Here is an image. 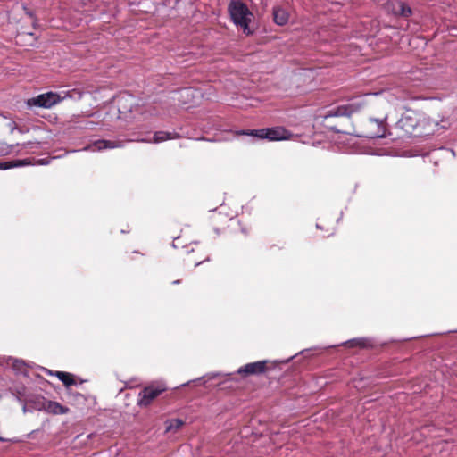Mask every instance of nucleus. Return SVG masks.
<instances>
[{
    "instance_id": "f257e3e1",
    "label": "nucleus",
    "mask_w": 457,
    "mask_h": 457,
    "mask_svg": "<svg viewBox=\"0 0 457 457\" xmlns=\"http://www.w3.org/2000/svg\"><path fill=\"white\" fill-rule=\"evenodd\" d=\"M117 105L120 119L129 120L131 122H144L162 113V104L156 102L139 103L135 96L124 94L119 96Z\"/></svg>"
},
{
    "instance_id": "f03ea898",
    "label": "nucleus",
    "mask_w": 457,
    "mask_h": 457,
    "mask_svg": "<svg viewBox=\"0 0 457 457\" xmlns=\"http://www.w3.org/2000/svg\"><path fill=\"white\" fill-rule=\"evenodd\" d=\"M228 12L234 23L240 27L245 35L253 33L249 28L253 13L249 11L246 4L239 0H233L228 4Z\"/></svg>"
},
{
    "instance_id": "7ed1b4c3",
    "label": "nucleus",
    "mask_w": 457,
    "mask_h": 457,
    "mask_svg": "<svg viewBox=\"0 0 457 457\" xmlns=\"http://www.w3.org/2000/svg\"><path fill=\"white\" fill-rule=\"evenodd\" d=\"M242 134L251 135L260 139H268L270 141L285 140L287 139L290 135L287 130L281 127L251 130L250 132L243 131Z\"/></svg>"
},
{
    "instance_id": "20e7f679",
    "label": "nucleus",
    "mask_w": 457,
    "mask_h": 457,
    "mask_svg": "<svg viewBox=\"0 0 457 457\" xmlns=\"http://www.w3.org/2000/svg\"><path fill=\"white\" fill-rule=\"evenodd\" d=\"M166 390L163 384L150 385L139 392L137 404L140 407H146L162 392Z\"/></svg>"
},
{
    "instance_id": "39448f33",
    "label": "nucleus",
    "mask_w": 457,
    "mask_h": 457,
    "mask_svg": "<svg viewBox=\"0 0 457 457\" xmlns=\"http://www.w3.org/2000/svg\"><path fill=\"white\" fill-rule=\"evenodd\" d=\"M363 102L361 98L353 99L351 103L337 106L336 109L330 110L325 116L326 119L337 116H350L353 112L359 111Z\"/></svg>"
},
{
    "instance_id": "423d86ee",
    "label": "nucleus",
    "mask_w": 457,
    "mask_h": 457,
    "mask_svg": "<svg viewBox=\"0 0 457 457\" xmlns=\"http://www.w3.org/2000/svg\"><path fill=\"white\" fill-rule=\"evenodd\" d=\"M61 101L60 96L53 92H48L37 96L28 100L29 106H38L43 108H50Z\"/></svg>"
},
{
    "instance_id": "0eeeda50",
    "label": "nucleus",
    "mask_w": 457,
    "mask_h": 457,
    "mask_svg": "<svg viewBox=\"0 0 457 457\" xmlns=\"http://www.w3.org/2000/svg\"><path fill=\"white\" fill-rule=\"evenodd\" d=\"M386 9L387 12H392L394 15L402 16V17H409L411 15L412 12L409 5L402 1L397 0H389L386 4Z\"/></svg>"
},
{
    "instance_id": "6e6552de",
    "label": "nucleus",
    "mask_w": 457,
    "mask_h": 457,
    "mask_svg": "<svg viewBox=\"0 0 457 457\" xmlns=\"http://www.w3.org/2000/svg\"><path fill=\"white\" fill-rule=\"evenodd\" d=\"M368 127L370 130L363 135L369 138H378L384 137L386 134V126L383 120L370 119L368 121Z\"/></svg>"
},
{
    "instance_id": "1a4fd4ad",
    "label": "nucleus",
    "mask_w": 457,
    "mask_h": 457,
    "mask_svg": "<svg viewBox=\"0 0 457 457\" xmlns=\"http://www.w3.org/2000/svg\"><path fill=\"white\" fill-rule=\"evenodd\" d=\"M50 163L49 158H42V159H24L18 161H11V162H0V170H7L13 167H20L28 164H37V165H47Z\"/></svg>"
},
{
    "instance_id": "9d476101",
    "label": "nucleus",
    "mask_w": 457,
    "mask_h": 457,
    "mask_svg": "<svg viewBox=\"0 0 457 457\" xmlns=\"http://www.w3.org/2000/svg\"><path fill=\"white\" fill-rule=\"evenodd\" d=\"M266 370V361H255L247 363L245 366L240 367L237 370V374L244 375V376H249V375H257L262 374Z\"/></svg>"
},
{
    "instance_id": "9b49d317",
    "label": "nucleus",
    "mask_w": 457,
    "mask_h": 457,
    "mask_svg": "<svg viewBox=\"0 0 457 457\" xmlns=\"http://www.w3.org/2000/svg\"><path fill=\"white\" fill-rule=\"evenodd\" d=\"M124 146V144L120 141H112V140H97L95 141L93 144L86 146L83 150L84 151H102L104 149H113L118 147Z\"/></svg>"
},
{
    "instance_id": "f8f14e48",
    "label": "nucleus",
    "mask_w": 457,
    "mask_h": 457,
    "mask_svg": "<svg viewBox=\"0 0 457 457\" xmlns=\"http://www.w3.org/2000/svg\"><path fill=\"white\" fill-rule=\"evenodd\" d=\"M413 113H405L398 121V126L405 130L406 133L411 134L418 125V120L412 116Z\"/></svg>"
},
{
    "instance_id": "ddd939ff",
    "label": "nucleus",
    "mask_w": 457,
    "mask_h": 457,
    "mask_svg": "<svg viewBox=\"0 0 457 457\" xmlns=\"http://www.w3.org/2000/svg\"><path fill=\"white\" fill-rule=\"evenodd\" d=\"M42 409L47 412L54 415L57 414H65L69 411V409L57 402L54 401H46L43 403Z\"/></svg>"
},
{
    "instance_id": "4468645a",
    "label": "nucleus",
    "mask_w": 457,
    "mask_h": 457,
    "mask_svg": "<svg viewBox=\"0 0 457 457\" xmlns=\"http://www.w3.org/2000/svg\"><path fill=\"white\" fill-rule=\"evenodd\" d=\"M273 16L274 21L279 26L285 25L289 18L287 12L280 7H275L273 9Z\"/></svg>"
},
{
    "instance_id": "2eb2a0df",
    "label": "nucleus",
    "mask_w": 457,
    "mask_h": 457,
    "mask_svg": "<svg viewBox=\"0 0 457 457\" xmlns=\"http://www.w3.org/2000/svg\"><path fill=\"white\" fill-rule=\"evenodd\" d=\"M345 345L349 347L358 346L361 348H367V347L372 346L371 341L368 338H363V337L349 340V341L345 342Z\"/></svg>"
},
{
    "instance_id": "dca6fc26",
    "label": "nucleus",
    "mask_w": 457,
    "mask_h": 457,
    "mask_svg": "<svg viewBox=\"0 0 457 457\" xmlns=\"http://www.w3.org/2000/svg\"><path fill=\"white\" fill-rule=\"evenodd\" d=\"M54 375L66 386H70L75 384L72 376L64 371H55Z\"/></svg>"
},
{
    "instance_id": "f3484780",
    "label": "nucleus",
    "mask_w": 457,
    "mask_h": 457,
    "mask_svg": "<svg viewBox=\"0 0 457 457\" xmlns=\"http://www.w3.org/2000/svg\"><path fill=\"white\" fill-rule=\"evenodd\" d=\"M174 138L173 134L165 131H157L154 135L153 142L161 143L169 139Z\"/></svg>"
},
{
    "instance_id": "a211bd4d",
    "label": "nucleus",
    "mask_w": 457,
    "mask_h": 457,
    "mask_svg": "<svg viewBox=\"0 0 457 457\" xmlns=\"http://www.w3.org/2000/svg\"><path fill=\"white\" fill-rule=\"evenodd\" d=\"M166 424H167L166 431L170 432V431L178 430L179 428L182 427L184 422L179 419H173V420H168Z\"/></svg>"
},
{
    "instance_id": "6ab92c4d",
    "label": "nucleus",
    "mask_w": 457,
    "mask_h": 457,
    "mask_svg": "<svg viewBox=\"0 0 457 457\" xmlns=\"http://www.w3.org/2000/svg\"><path fill=\"white\" fill-rule=\"evenodd\" d=\"M183 92L186 93L188 96L189 93L191 92V89L186 88V89L183 90Z\"/></svg>"
},
{
    "instance_id": "aec40b11",
    "label": "nucleus",
    "mask_w": 457,
    "mask_h": 457,
    "mask_svg": "<svg viewBox=\"0 0 457 457\" xmlns=\"http://www.w3.org/2000/svg\"><path fill=\"white\" fill-rule=\"evenodd\" d=\"M139 141H141V142H151L150 140H146V139H140Z\"/></svg>"
},
{
    "instance_id": "412c9836",
    "label": "nucleus",
    "mask_w": 457,
    "mask_h": 457,
    "mask_svg": "<svg viewBox=\"0 0 457 457\" xmlns=\"http://www.w3.org/2000/svg\"><path fill=\"white\" fill-rule=\"evenodd\" d=\"M173 283H174V284H178V283H179V280H176V281H174Z\"/></svg>"
},
{
    "instance_id": "4be33fe9",
    "label": "nucleus",
    "mask_w": 457,
    "mask_h": 457,
    "mask_svg": "<svg viewBox=\"0 0 457 457\" xmlns=\"http://www.w3.org/2000/svg\"><path fill=\"white\" fill-rule=\"evenodd\" d=\"M202 262H196L195 266H198Z\"/></svg>"
}]
</instances>
